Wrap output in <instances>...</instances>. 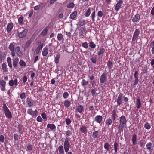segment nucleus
<instances>
[{"label":"nucleus","mask_w":154,"mask_h":154,"mask_svg":"<svg viewBox=\"0 0 154 154\" xmlns=\"http://www.w3.org/2000/svg\"><path fill=\"white\" fill-rule=\"evenodd\" d=\"M127 122L126 118L124 116L122 115L120 117L119 125L118 127V131L120 133L123 132V128H124L126 125Z\"/></svg>","instance_id":"f257e3e1"},{"label":"nucleus","mask_w":154,"mask_h":154,"mask_svg":"<svg viewBox=\"0 0 154 154\" xmlns=\"http://www.w3.org/2000/svg\"><path fill=\"white\" fill-rule=\"evenodd\" d=\"M2 108L6 117L8 119H11L12 117L11 113L5 103L3 104Z\"/></svg>","instance_id":"f03ea898"},{"label":"nucleus","mask_w":154,"mask_h":154,"mask_svg":"<svg viewBox=\"0 0 154 154\" xmlns=\"http://www.w3.org/2000/svg\"><path fill=\"white\" fill-rule=\"evenodd\" d=\"M70 147V143L69 138L66 137L64 143V148L66 152H67Z\"/></svg>","instance_id":"7ed1b4c3"},{"label":"nucleus","mask_w":154,"mask_h":154,"mask_svg":"<svg viewBox=\"0 0 154 154\" xmlns=\"http://www.w3.org/2000/svg\"><path fill=\"white\" fill-rule=\"evenodd\" d=\"M14 44V42L11 43L8 47V48L11 52V54L12 57H14L15 56V53L14 52L15 47Z\"/></svg>","instance_id":"20e7f679"},{"label":"nucleus","mask_w":154,"mask_h":154,"mask_svg":"<svg viewBox=\"0 0 154 154\" xmlns=\"http://www.w3.org/2000/svg\"><path fill=\"white\" fill-rule=\"evenodd\" d=\"M134 77L135 79L134 80L132 81V83L134 85H136L138 84L139 81L138 72L137 71L135 72Z\"/></svg>","instance_id":"39448f33"},{"label":"nucleus","mask_w":154,"mask_h":154,"mask_svg":"<svg viewBox=\"0 0 154 154\" xmlns=\"http://www.w3.org/2000/svg\"><path fill=\"white\" fill-rule=\"evenodd\" d=\"M20 49L21 48L19 46H16L14 49V52L16 53L19 57H21L23 55L22 53L20 50Z\"/></svg>","instance_id":"423d86ee"},{"label":"nucleus","mask_w":154,"mask_h":154,"mask_svg":"<svg viewBox=\"0 0 154 154\" xmlns=\"http://www.w3.org/2000/svg\"><path fill=\"white\" fill-rule=\"evenodd\" d=\"M107 74L106 73H103L100 78V81L101 83L103 84L107 79Z\"/></svg>","instance_id":"0eeeda50"},{"label":"nucleus","mask_w":154,"mask_h":154,"mask_svg":"<svg viewBox=\"0 0 154 154\" xmlns=\"http://www.w3.org/2000/svg\"><path fill=\"white\" fill-rule=\"evenodd\" d=\"M123 1L122 0H119L116 4L115 7V9L117 12L121 8V5Z\"/></svg>","instance_id":"6e6552de"},{"label":"nucleus","mask_w":154,"mask_h":154,"mask_svg":"<svg viewBox=\"0 0 154 154\" xmlns=\"http://www.w3.org/2000/svg\"><path fill=\"white\" fill-rule=\"evenodd\" d=\"M38 45L36 51V53L37 54H38L41 51L44 46V44L40 42L38 43Z\"/></svg>","instance_id":"1a4fd4ad"},{"label":"nucleus","mask_w":154,"mask_h":154,"mask_svg":"<svg viewBox=\"0 0 154 154\" xmlns=\"http://www.w3.org/2000/svg\"><path fill=\"white\" fill-rule=\"evenodd\" d=\"M84 111V108L83 106L80 105L77 106L75 109V111L78 112L80 114L83 113Z\"/></svg>","instance_id":"9d476101"},{"label":"nucleus","mask_w":154,"mask_h":154,"mask_svg":"<svg viewBox=\"0 0 154 154\" xmlns=\"http://www.w3.org/2000/svg\"><path fill=\"white\" fill-rule=\"evenodd\" d=\"M6 82L3 80H0V85L1 86V90L2 91L5 90V86Z\"/></svg>","instance_id":"9b49d317"},{"label":"nucleus","mask_w":154,"mask_h":154,"mask_svg":"<svg viewBox=\"0 0 154 154\" xmlns=\"http://www.w3.org/2000/svg\"><path fill=\"white\" fill-rule=\"evenodd\" d=\"M123 98V95L122 94L120 93L118 96L117 100V105L119 106L122 104V99Z\"/></svg>","instance_id":"f8f14e48"},{"label":"nucleus","mask_w":154,"mask_h":154,"mask_svg":"<svg viewBox=\"0 0 154 154\" xmlns=\"http://www.w3.org/2000/svg\"><path fill=\"white\" fill-rule=\"evenodd\" d=\"M140 33V31L138 29H136L133 35L132 38V41H134L138 37V35Z\"/></svg>","instance_id":"ddd939ff"},{"label":"nucleus","mask_w":154,"mask_h":154,"mask_svg":"<svg viewBox=\"0 0 154 154\" xmlns=\"http://www.w3.org/2000/svg\"><path fill=\"white\" fill-rule=\"evenodd\" d=\"M13 26L14 24L10 22L8 23L6 28V30L7 32L9 33L11 32Z\"/></svg>","instance_id":"4468645a"},{"label":"nucleus","mask_w":154,"mask_h":154,"mask_svg":"<svg viewBox=\"0 0 154 154\" xmlns=\"http://www.w3.org/2000/svg\"><path fill=\"white\" fill-rule=\"evenodd\" d=\"M27 32L28 30L27 29H25L23 31L19 33L18 36L20 38H23L26 36Z\"/></svg>","instance_id":"2eb2a0df"},{"label":"nucleus","mask_w":154,"mask_h":154,"mask_svg":"<svg viewBox=\"0 0 154 154\" xmlns=\"http://www.w3.org/2000/svg\"><path fill=\"white\" fill-rule=\"evenodd\" d=\"M103 119V117L102 116L97 115L95 118V120L96 122L99 124L102 122Z\"/></svg>","instance_id":"dca6fc26"},{"label":"nucleus","mask_w":154,"mask_h":154,"mask_svg":"<svg viewBox=\"0 0 154 154\" xmlns=\"http://www.w3.org/2000/svg\"><path fill=\"white\" fill-rule=\"evenodd\" d=\"M92 137L94 140H98L99 137V132L97 131H95L93 132Z\"/></svg>","instance_id":"f3484780"},{"label":"nucleus","mask_w":154,"mask_h":154,"mask_svg":"<svg viewBox=\"0 0 154 154\" xmlns=\"http://www.w3.org/2000/svg\"><path fill=\"white\" fill-rule=\"evenodd\" d=\"M86 28L85 27H81L79 29V33L81 36H83L85 35Z\"/></svg>","instance_id":"a211bd4d"},{"label":"nucleus","mask_w":154,"mask_h":154,"mask_svg":"<svg viewBox=\"0 0 154 154\" xmlns=\"http://www.w3.org/2000/svg\"><path fill=\"white\" fill-rule=\"evenodd\" d=\"M2 69L3 70V72L6 73L8 71V69L7 68L6 63H3L2 65Z\"/></svg>","instance_id":"6ab92c4d"},{"label":"nucleus","mask_w":154,"mask_h":154,"mask_svg":"<svg viewBox=\"0 0 154 154\" xmlns=\"http://www.w3.org/2000/svg\"><path fill=\"white\" fill-rule=\"evenodd\" d=\"M26 102L27 104L29 106V107L32 106L34 104L33 100L29 98L27 99Z\"/></svg>","instance_id":"aec40b11"},{"label":"nucleus","mask_w":154,"mask_h":154,"mask_svg":"<svg viewBox=\"0 0 154 154\" xmlns=\"http://www.w3.org/2000/svg\"><path fill=\"white\" fill-rule=\"evenodd\" d=\"M97 54L98 56H100L104 53L105 49L103 47H100L98 50H97Z\"/></svg>","instance_id":"412c9836"},{"label":"nucleus","mask_w":154,"mask_h":154,"mask_svg":"<svg viewBox=\"0 0 154 154\" xmlns=\"http://www.w3.org/2000/svg\"><path fill=\"white\" fill-rule=\"evenodd\" d=\"M140 16L139 14H136L135 15L133 18L132 19V20L133 23H135L138 21V20L140 19Z\"/></svg>","instance_id":"4be33fe9"},{"label":"nucleus","mask_w":154,"mask_h":154,"mask_svg":"<svg viewBox=\"0 0 154 154\" xmlns=\"http://www.w3.org/2000/svg\"><path fill=\"white\" fill-rule=\"evenodd\" d=\"M79 130L82 133L85 134L87 133V128L85 126L82 125L79 128Z\"/></svg>","instance_id":"5701e85b"},{"label":"nucleus","mask_w":154,"mask_h":154,"mask_svg":"<svg viewBox=\"0 0 154 154\" xmlns=\"http://www.w3.org/2000/svg\"><path fill=\"white\" fill-rule=\"evenodd\" d=\"M112 123V119L110 118H108L106 119L105 122V126L109 127L111 125Z\"/></svg>","instance_id":"b1692460"},{"label":"nucleus","mask_w":154,"mask_h":154,"mask_svg":"<svg viewBox=\"0 0 154 154\" xmlns=\"http://www.w3.org/2000/svg\"><path fill=\"white\" fill-rule=\"evenodd\" d=\"M93 9L92 8H89L86 11L84 14L85 16L86 17H88L91 13L92 10Z\"/></svg>","instance_id":"393cba45"},{"label":"nucleus","mask_w":154,"mask_h":154,"mask_svg":"<svg viewBox=\"0 0 154 154\" xmlns=\"http://www.w3.org/2000/svg\"><path fill=\"white\" fill-rule=\"evenodd\" d=\"M32 42V41L31 39H29L25 43V45L24 46L25 48L27 49L30 47Z\"/></svg>","instance_id":"a878e982"},{"label":"nucleus","mask_w":154,"mask_h":154,"mask_svg":"<svg viewBox=\"0 0 154 154\" xmlns=\"http://www.w3.org/2000/svg\"><path fill=\"white\" fill-rule=\"evenodd\" d=\"M47 127L49 128L51 130H55L56 128V127L54 124L50 123H48L47 125Z\"/></svg>","instance_id":"bb28decb"},{"label":"nucleus","mask_w":154,"mask_h":154,"mask_svg":"<svg viewBox=\"0 0 154 154\" xmlns=\"http://www.w3.org/2000/svg\"><path fill=\"white\" fill-rule=\"evenodd\" d=\"M48 48L46 47L44 48L42 52V55L43 56H46L48 54Z\"/></svg>","instance_id":"cd10ccee"},{"label":"nucleus","mask_w":154,"mask_h":154,"mask_svg":"<svg viewBox=\"0 0 154 154\" xmlns=\"http://www.w3.org/2000/svg\"><path fill=\"white\" fill-rule=\"evenodd\" d=\"M77 12L76 11H75L72 13L70 16V18L71 19H73L75 18L77 16Z\"/></svg>","instance_id":"c85d7f7f"},{"label":"nucleus","mask_w":154,"mask_h":154,"mask_svg":"<svg viewBox=\"0 0 154 154\" xmlns=\"http://www.w3.org/2000/svg\"><path fill=\"white\" fill-rule=\"evenodd\" d=\"M60 54L59 53H58L56 54V56H54L55 59L54 61L56 63V64L59 63V60L60 58Z\"/></svg>","instance_id":"c756f323"},{"label":"nucleus","mask_w":154,"mask_h":154,"mask_svg":"<svg viewBox=\"0 0 154 154\" xmlns=\"http://www.w3.org/2000/svg\"><path fill=\"white\" fill-rule=\"evenodd\" d=\"M137 139V135L136 134H134L132 137V142L133 145H135L136 144V143Z\"/></svg>","instance_id":"7c9ffc66"},{"label":"nucleus","mask_w":154,"mask_h":154,"mask_svg":"<svg viewBox=\"0 0 154 154\" xmlns=\"http://www.w3.org/2000/svg\"><path fill=\"white\" fill-rule=\"evenodd\" d=\"M136 105L137 108L138 109L141 107V104L140 99L139 98H138L137 100Z\"/></svg>","instance_id":"2f4dec72"},{"label":"nucleus","mask_w":154,"mask_h":154,"mask_svg":"<svg viewBox=\"0 0 154 154\" xmlns=\"http://www.w3.org/2000/svg\"><path fill=\"white\" fill-rule=\"evenodd\" d=\"M48 31V29L47 27H45L43 29L41 35L42 36H44L47 34Z\"/></svg>","instance_id":"473e14b6"},{"label":"nucleus","mask_w":154,"mask_h":154,"mask_svg":"<svg viewBox=\"0 0 154 154\" xmlns=\"http://www.w3.org/2000/svg\"><path fill=\"white\" fill-rule=\"evenodd\" d=\"M111 117L113 121H115L116 119V111L114 110L112 111Z\"/></svg>","instance_id":"72a5a7b5"},{"label":"nucleus","mask_w":154,"mask_h":154,"mask_svg":"<svg viewBox=\"0 0 154 154\" xmlns=\"http://www.w3.org/2000/svg\"><path fill=\"white\" fill-rule=\"evenodd\" d=\"M64 106L66 108L69 107L71 104V103L68 100H65L64 101Z\"/></svg>","instance_id":"f704fd0d"},{"label":"nucleus","mask_w":154,"mask_h":154,"mask_svg":"<svg viewBox=\"0 0 154 154\" xmlns=\"http://www.w3.org/2000/svg\"><path fill=\"white\" fill-rule=\"evenodd\" d=\"M58 149L59 153L60 154H64L63 148L62 145L59 146L58 147Z\"/></svg>","instance_id":"c9c22d12"},{"label":"nucleus","mask_w":154,"mask_h":154,"mask_svg":"<svg viewBox=\"0 0 154 154\" xmlns=\"http://www.w3.org/2000/svg\"><path fill=\"white\" fill-rule=\"evenodd\" d=\"M107 65L110 70L112 69L113 66L112 62L110 61H108L107 62Z\"/></svg>","instance_id":"e433bc0d"},{"label":"nucleus","mask_w":154,"mask_h":154,"mask_svg":"<svg viewBox=\"0 0 154 154\" xmlns=\"http://www.w3.org/2000/svg\"><path fill=\"white\" fill-rule=\"evenodd\" d=\"M19 61V59L18 58H16L13 61V66L14 67H16L18 64Z\"/></svg>","instance_id":"4c0bfd02"},{"label":"nucleus","mask_w":154,"mask_h":154,"mask_svg":"<svg viewBox=\"0 0 154 154\" xmlns=\"http://www.w3.org/2000/svg\"><path fill=\"white\" fill-rule=\"evenodd\" d=\"M146 148L149 151H152V143L151 142L148 143L146 145Z\"/></svg>","instance_id":"58836bf2"},{"label":"nucleus","mask_w":154,"mask_h":154,"mask_svg":"<svg viewBox=\"0 0 154 154\" xmlns=\"http://www.w3.org/2000/svg\"><path fill=\"white\" fill-rule=\"evenodd\" d=\"M72 134V130H68L66 131V136L67 137H68L70 136Z\"/></svg>","instance_id":"ea45409f"},{"label":"nucleus","mask_w":154,"mask_h":154,"mask_svg":"<svg viewBox=\"0 0 154 154\" xmlns=\"http://www.w3.org/2000/svg\"><path fill=\"white\" fill-rule=\"evenodd\" d=\"M18 23L20 25L23 24V17L21 16L19 17L18 19Z\"/></svg>","instance_id":"a19ab883"},{"label":"nucleus","mask_w":154,"mask_h":154,"mask_svg":"<svg viewBox=\"0 0 154 154\" xmlns=\"http://www.w3.org/2000/svg\"><path fill=\"white\" fill-rule=\"evenodd\" d=\"M38 115V112L37 110H35L34 111H32V117L35 118Z\"/></svg>","instance_id":"79ce46f5"},{"label":"nucleus","mask_w":154,"mask_h":154,"mask_svg":"<svg viewBox=\"0 0 154 154\" xmlns=\"http://www.w3.org/2000/svg\"><path fill=\"white\" fill-rule=\"evenodd\" d=\"M88 84V81L85 79H82L81 82V84L83 87L86 86Z\"/></svg>","instance_id":"37998d69"},{"label":"nucleus","mask_w":154,"mask_h":154,"mask_svg":"<svg viewBox=\"0 0 154 154\" xmlns=\"http://www.w3.org/2000/svg\"><path fill=\"white\" fill-rule=\"evenodd\" d=\"M89 46L92 48L94 49L96 47V45L94 43V42L91 41L89 43Z\"/></svg>","instance_id":"c03bdc74"},{"label":"nucleus","mask_w":154,"mask_h":154,"mask_svg":"<svg viewBox=\"0 0 154 154\" xmlns=\"http://www.w3.org/2000/svg\"><path fill=\"white\" fill-rule=\"evenodd\" d=\"M95 13L96 12L94 10V11H93V12H92V13L91 14V19L92 20V21L94 22L95 21Z\"/></svg>","instance_id":"a18cd8bd"},{"label":"nucleus","mask_w":154,"mask_h":154,"mask_svg":"<svg viewBox=\"0 0 154 154\" xmlns=\"http://www.w3.org/2000/svg\"><path fill=\"white\" fill-rule=\"evenodd\" d=\"M118 144L116 142H115L114 144V150L115 153H116L118 150Z\"/></svg>","instance_id":"49530a36"},{"label":"nucleus","mask_w":154,"mask_h":154,"mask_svg":"<svg viewBox=\"0 0 154 154\" xmlns=\"http://www.w3.org/2000/svg\"><path fill=\"white\" fill-rule=\"evenodd\" d=\"M20 65L23 67H25L26 66V63L23 60H20L19 63Z\"/></svg>","instance_id":"de8ad7c7"},{"label":"nucleus","mask_w":154,"mask_h":154,"mask_svg":"<svg viewBox=\"0 0 154 154\" xmlns=\"http://www.w3.org/2000/svg\"><path fill=\"white\" fill-rule=\"evenodd\" d=\"M57 39L59 41H61L63 39V36L61 34L59 33L58 34L57 36Z\"/></svg>","instance_id":"09e8293b"},{"label":"nucleus","mask_w":154,"mask_h":154,"mask_svg":"<svg viewBox=\"0 0 154 154\" xmlns=\"http://www.w3.org/2000/svg\"><path fill=\"white\" fill-rule=\"evenodd\" d=\"M46 5V4L45 3L41 2L38 5L40 9H42L45 7Z\"/></svg>","instance_id":"8fccbe9b"},{"label":"nucleus","mask_w":154,"mask_h":154,"mask_svg":"<svg viewBox=\"0 0 154 154\" xmlns=\"http://www.w3.org/2000/svg\"><path fill=\"white\" fill-rule=\"evenodd\" d=\"M85 21L84 20H79L78 22V24L80 26H82L85 25Z\"/></svg>","instance_id":"3c124183"},{"label":"nucleus","mask_w":154,"mask_h":154,"mask_svg":"<svg viewBox=\"0 0 154 154\" xmlns=\"http://www.w3.org/2000/svg\"><path fill=\"white\" fill-rule=\"evenodd\" d=\"M144 127L146 129H149L151 128V126L149 123L146 122L144 125Z\"/></svg>","instance_id":"603ef678"},{"label":"nucleus","mask_w":154,"mask_h":154,"mask_svg":"<svg viewBox=\"0 0 154 154\" xmlns=\"http://www.w3.org/2000/svg\"><path fill=\"white\" fill-rule=\"evenodd\" d=\"M20 97L21 99H25L26 97V94L24 92L22 93L20 95Z\"/></svg>","instance_id":"864d4df0"},{"label":"nucleus","mask_w":154,"mask_h":154,"mask_svg":"<svg viewBox=\"0 0 154 154\" xmlns=\"http://www.w3.org/2000/svg\"><path fill=\"white\" fill-rule=\"evenodd\" d=\"M19 135L17 134H14V141H16L18 140V137Z\"/></svg>","instance_id":"5fc2aeb1"},{"label":"nucleus","mask_w":154,"mask_h":154,"mask_svg":"<svg viewBox=\"0 0 154 154\" xmlns=\"http://www.w3.org/2000/svg\"><path fill=\"white\" fill-rule=\"evenodd\" d=\"M74 4L72 2H71L69 3L67 5L68 8H73L74 6Z\"/></svg>","instance_id":"6e6d98bb"},{"label":"nucleus","mask_w":154,"mask_h":154,"mask_svg":"<svg viewBox=\"0 0 154 154\" xmlns=\"http://www.w3.org/2000/svg\"><path fill=\"white\" fill-rule=\"evenodd\" d=\"M69 94L67 92H64L63 95V97L65 99L67 98L69 96Z\"/></svg>","instance_id":"4d7b16f0"},{"label":"nucleus","mask_w":154,"mask_h":154,"mask_svg":"<svg viewBox=\"0 0 154 154\" xmlns=\"http://www.w3.org/2000/svg\"><path fill=\"white\" fill-rule=\"evenodd\" d=\"M82 45L83 47L85 48H87L88 47V44L87 42H85L82 43Z\"/></svg>","instance_id":"13d9d810"},{"label":"nucleus","mask_w":154,"mask_h":154,"mask_svg":"<svg viewBox=\"0 0 154 154\" xmlns=\"http://www.w3.org/2000/svg\"><path fill=\"white\" fill-rule=\"evenodd\" d=\"M104 148L107 150H109V145L108 143H106L104 145Z\"/></svg>","instance_id":"bf43d9fd"},{"label":"nucleus","mask_w":154,"mask_h":154,"mask_svg":"<svg viewBox=\"0 0 154 154\" xmlns=\"http://www.w3.org/2000/svg\"><path fill=\"white\" fill-rule=\"evenodd\" d=\"M5 140V137L4 135H2L0 136V141L3 143Z\"/></svg>","instance_id":"052dcab7"},{"label":"nucleus","mask_w":154,"mask_h":154,"mask_svg":"<svg viewBox=\"0 0 154 154\" xmlns=\"http://www.w3.org/2000/svg\"><path fill=\"white\" fill-rule=\"evenodd\" d=\"M27 149L29 150H32L33 149V146L31 144H29L28 145Z\"/></svg>","instance_id":"680f3d73"},{"label":"nucleus","mask_w":154,"mask_h":154,"mask_svg":"<svg viewBox=\"0 0 154 154\" xmlns=\"http://www.w3.org/2000/svg\"><path fill=\"white\" fill-rule=\"evenodd\" d=\"M65 122L67 125H69L71 123V121L69 119H66L65 120Z\"/></svg>","instance_id":"e2e57ef3"},{"label":"nucleus","mask_w":154,"mask_h":154,"mask_svg":"<svg viewBox=\"0 0 154 154\" xmlns=\"http://www.w3.org/2000/svg\"><path fill=\"white\" fill-rule=\"evenodd\" d=\"M103 15V12L101 11H99L97 14V15L98 16L101 17Z\"/></svg>","instance_id":"0e129e2a"},{"label":"nucleus","mask_w":154,"mask_h":154,"mask_svg":"<svg viewBox=\"0 0 154 154\" xmlns=\"http://www.w3.org/2000/svg\"><path fill=\"white\" fill-rule=\"evenodd\" d=\"M9 85L10 86H12L14 85V81L13 80H11L9 82Z\"/></svg>","instance_id":"69168bd1"},{"label":"nucleus","mask_w":154,"mask_h":154,"mask_svg":"<svg viewBox=\"0 0 154 154\" xmlns=\"http://www.w3.org/2000/svg\"><path fill=\"white\" fill-rule=\"evenodd\" d=\"M41 116L42 118L44 119H47L46 115L45 113H42L41 114Z\"/></svg>","instance_id":"338daca9"},{"label":"nucleus","mask_w":154,"mask_h":154,"mask_svg":"<svg viewBox=\"0 0 154 154\" xmlns=\"http://www.w3.org/2000/svg\"><path fill=\"white\" fill-rule=\"evenodd\" d=\"M27 78L26 76H24L23 78V81L24 83L25 84L27 80Z\"/></svg>","instance_id":"774afa93"}]
</instances>
